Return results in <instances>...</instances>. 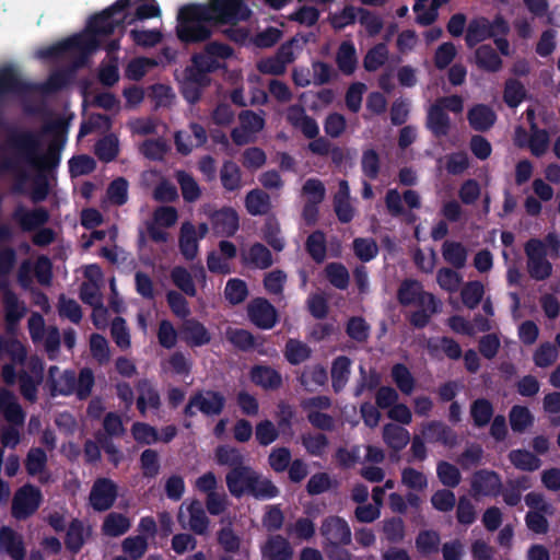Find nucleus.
<instances>
[{
  "instance_id": "c03bdc74",
  "label": "nucleus",
  "mask_w": 560,
  "mask_h": 560,
  "mask_svg": "<svg viewBox=\"0 0 560 560\" xmlns=\"http://www.w3.org/2000/svg\"><path fill=\"white\" fill-rule=\"evenodd\" d=\"M401 483L413 492H422L428 488L425 475L411 467L401 471Z\"/></svg>"
},
{
  "instance_id": "c756f323",
  "label": "nucleus",
  "mask_w": 560,
  "mask_h": 560,
  "mask_svg": "<svg viewBox=\"0 0 560 560\" xmlns=\"http://www.w3.org/2000/svg\"><path fill=\"white\" fill-rule=\"evenodd\" d=\"M421 434L424 439L452 445L456 442L454 433L440 422H428L421 425Z\"/></svg>"
},
{
  "instance_id": "f3484780",
  "label": "nucleus",
  "mask_w": 560,
  "mask_h": 560,
  "mask_svg": "<svg viewBox=\"0 0 560 560\" xmlns=\"http://www.w3.org/2000/svg\"><path fill=\"white\" fill-rule=\"evenodd\" d=\"M85 280L81 287V299L88 304L98 303L102 299L100 289L103 284V275L98 266L89 265L83 269Z\"/></svg>"
},
{
  "instance_id": "7c9ffc66",
  "label": "nucleus",
  "mask_w": 560,
  "mask_h": 560,
  "mask_svg": "<svg viewBox=\"0 0 560 560\" xmlns=\"http://www.w3.org/2000/svg\"><path fill=\"white\" fill-rule=\"evenodd\" d=\"M242 259L245 264L256 268L265 269L272 264L270 252L261 244H254L242 252Z\"/></svg>"
},
{
  "instance_id": "ddd939ff",
  "label": "nucleus",
  "mask_w": 560,
  "mask_h": 560,
  "mask_svg": "<svg viewBox=\"0 0 560 560\" xmlns=\"http://www.w3.org/2000/svg\"><path fill=\"white\" fill-rule=\"evenodd\" d=\"M265 120L261 116L246 110L240 115V125L232 131L233 141L243 145L255 140L256 135L262 130Z\"/></svg>"
},
{
  "instance_id": "b1692460",
  "label": "nucleus",
  "mask_w": 560,
  "mask_h": 560,
  "mask_svg": "<svg viewBox=\"0 0 560 560\" xmlns=\"http://www.w3.org/2000/svg\"><path fill=\"white\" fill-rule=\"evenodd\" d=\"M0 549L13 560H24L25 548L20 535L9 526L0 528Z\"/></svg>"
},
{
  "instance_id": "603ef678",
  "label": "nucleus",
  "mask_w": 560,
  "mask_h": 560,
  "mask_svg": "<svg viewBox=\"0 0 560 560\" xmlns=\"http://www.w3.org/2000/svg\"><path fill=\"white\" fill-rule=\"evenodd\" d=\"M485 293L483 284L479 281H471L464 285L462 290L463 303L469 307L475 308L481 301Z\"/></svg>"
},
{
  "instance_id": "1a4fd4ad",
  "label": "nucleus",
  "mask_w": 560,
  "mask_h": 560,
  "mask_svg": "<svg viewBox=\"0 0 560 560\" xmlns=\"http://www.w3.org/2000/svg\"><path fill=\"white\" fill-rule=\"evenodd\" d=\"M192 67L182 74V90L187 101L195 102L199 97L200 89L207 84L205 73L220 67L219 60L207 56V48L194 57Z\"/></svg>"
},
{
  "instance_id": "c9c22d12",
  "label": "nucleus",
  "mask_w": 560,
  "mask_h": 560,
  "mask_svg": "<svg viewBox=\"0 0 560 560\" xmlns=\"http://www.w3.org/2000/svg\"><path fill=\"white\" fill-rule=\"evenodd\" d=\"M337 65L345 74H351L358 63L355 47L351 42H343L337 52Z\"/></svg>"
},
{
  "instance_id": "473e14b6",
  "label": "nucleus",
  "mask_w": 560,
  "mask_h": 560,
  "mask_svg": "<svg viewBox=\"0 0 560 560\" xmlns=\"http://www.w3.org/2000/svg\"><path fill=\"white\" fill-rule=\"evenodd\" d=\"M131 521L124 514L109 513L102 525V532L109 537H118L129 530Z\"/></svg>"
},
{
  "instance_id": "774afa93",
  "label": "nucleus",
  "mask_w": 560,
  "mask_h": 560,
  "mask_svg": "<svg viewBox=\"0 0 560 560\" xmlns=\"http://www.w3.org/2000/svg\"><path fill=\"white\" fill-rule=\"evenodd\" d=\"M525 89L524 86L516 80H509L505 84L504 89V102L510 107L518 106L522 101L525 98Z\"/></svg>"
},
{
  "instance_id": "3c124183",
  "label": "nucleus",
  "mask_w": 560,
  "mask_h": 560,
  "mask_svg": "<svg viewBox=\"0 0 560 560\" xmlns=\"http://www.w3.org/2000/svg\"><path fill=\"white\" fill-rule=\"evenodd\" d=\"M119 150L117 137L109 135L100 140L95 147V153L103 161H112L116 158Z\"/></svg>"
},
{
  "instance_id": "052dcab7",
  "label": "nucleus",
  "mask_w": 560,
  "mask_h": 560,
  "mask_svg": "<svg viewBox=\"0 0 560 560\" xmlns=\"http://www.w3.org/2000/svg\"><path fill=\"white\" fill-rule=\"evenodd\" d=\"M470 413L475 424L478 427H483L490 421L493 409L489 401L485 399H478L472 404Z\"/></svg>"
},
{
  "instance_id": "58836bf2",
  "label": "nucleus",
  "mask_w": 560,
  "mask_h": 560,
  "mask_svg": "<svg viewBox=\"0 0 560 560\" xmlns=\"http://www.w3.org/2000/svg\"><path fill=\"white\" fill-rule=\"evenodd\" d=\"M428 126L438 136H444L450 129V118L441 105L434 103L428 112Z\"/></svg>"
},
{
  "instance_id": "2eb2a0df",
  "label": "nucleus",
  "mask_w": 560,
  "mask_h": 560,
  "mask_svg": "<svg viewBox=\"0 0 560 560\" xmlns=\"http://www.w3.org/2000/svg\"><path fill=\"white\" fill-rule=\"evenodd\" d=\"M212 231L218 236H232L240 228L237 212L229 207L207 212Z\"/></svg>"
},
{
  "instance_id": "5701e85b",
  "label": "nucleus",
  "mask_w": 560,
  "mask_h": 560,
  "mask_svg": "<svg viewBox=\"0 0 560 560\" xmlns=\"http://www.w3.org/2000/svg\"><path fill=\"white\" fill-rule=\"evenodd\" d=\"M0 411L4 419L13 424L21 425L24 422L25 415L13 392L7 388H0Z\"/></svg>"
},
{
  "instance_id": "338daca9",
  "label": "nucleus",
  "mask_w": 560,
  "mask_h": 560,
  "mask_svg": "<svg viewBox=\"0 0 560 560\" xmlns=\"http://www.w3.org/2000/svg\"><path fill=\"white\" fill-rule=\"evenodd\" d=\"M222 185L229 189L234 190L241 186V172L236 164L232 162L224 163L221 170Z\"/></svg>"
},
{
  "instance_id": "dca6fc26",
  "label": "nucleus",
  "mask_w": 560,
  "mask_h": 560,
  "mask_svg": "<svg viewBox=\"0 0 560 560\" xmlns=\"http://www.w3.org/2000/svg\"><path fill=\"white\" fill-rule=\"evenodd\" d=\"M209 232V226L206 223L199 224L196 228L190 222H184L180 228L179 247L182 254L187 259H192L198 253V241L203 238Z\"/></svg>"
},
{
  "instance_id": "c85d7f7f",
  "label": "nucleus",
  "mask_w": 560,
  "mask_h": 560,
  "mask_svg": "<svg viewBox=\"0 0 560 560\" xmlns=\"http://www.w3.org/2000/svg\"><path fill=\"white\" fill-rule=\"evenodd\" d=\"M471 486L476 494L491 495L498 493L501 482L494 472L485 470L475 474Z\"/></svg>"
},
{
  "instance_id": "e2e57ef3",
  "label": "nucleus",
  "mask_w": 560,
  "mask_h": 560,
  "mask_svg": "<svg viewBox=\"0 0 560 560\" xmlns=\"http://www.w3.org/2000/svg\"><path fill=\"white\" fill-rule=\"evenodd\" d=\"M392 375L394 382L404 394L409 395L412 393L415 381L407 368L397 364L393 368Z\"/></svg>"
},
{
  "instance_id": "09e8293b",
  "label": "nucleus",
  "mask_w": 560,
  "mask_h": 560,
  "mask_svg": "<svg viewBox=\"0 0 560 560\" xmlns=\"http://www.w3.org/2000/svg\"><path fill=\"white\" fill-rule=\"evenodd\" d=\"M173 283L185 294L196 295V288L188 270L183 267H175L171 272Z\"/></svg>"
},
{
  "instance_id": "f8f14e48",
  "label": "nucleus",
  "mask_w": 560,
  "mask_h": 560,
  "mask_svg": "<svg viewBox=\"0 0 560 560\" xmlns=\"http://www.w3.org/2000/svg\"><path fill=\"white\" fill-rule=\"evenodd\" d=\"M225 405V398L222 394L212 390L201 392L190 398L185 408L187 416L195 413L194 409H198L205 415L214 416L219 415Z\"/></svg>"
},
{
  "instance_id": "bf43d9fd",
  "label": "nucleus",
  "mask_w": 560,
  "mask_h": 560,
  "mask_svg": "<svg viewBox=\"0 0 560 560\" xmlns=\"http://www.w3.org/2000/svg\"><path fill=\"white\" fill-rule=\"evenodd\" d=\"M444 259L455 267H463L467 259L466 249L458 243H445L443 246Z\"/></svg>"
},
{
  "instance_id": "680f3d73",
  "label": "nucleus",
  "mask_w": 560,
  "mask_h": 560,
  "mask_svg": "<svg viewBox=\"0 0 560 560\" xmlns=\"http://www.w3.org/2000/svg\"><path fill=\"white\" fill-rule=\"evenodd\" d=\"M413 10L420 24L428 25L436 18V5L432 0H417Z\"/></svg>"
},
{
  "instance_id": "5fc2aeb1",
  "label": "nucleus",
  "mask_w": 560,
  "mask_h": 560,
  "mask_svg": "<svg viewBox=\"0 0 560 560\" xmlns=\"http://www.w3.org/2000/svg\"><path fill=\"white\" fill-rule=\"evenodd\" d=\"M388 58L386 45L378 44L370 49L364 58V68L368 71H375L385 63Z\"/></svg>"
},
{
  "instance_id": "6e6d98bb",
  "label": "nucleus",
  "mask_w": 560,
  "mask_h": 560,
  "mask_svg": "<svg viewBox=\"0 0 560 560\" xmlns=\"http://www.w3.org/2000/svg\"><path fill=\"white\" fill-rule=\"evenodd\" d=\"M156 66V61L150 58H137L131 60L126 69L127 78L139 80Z\"/></svg>"
},
{
  "instance_id": "8fccbe9b",
  "label": "nucleus",
  "mask_w": 560,
  "mask_h": 560,
  "mask_svg": "<svg viewBox=\"0 0 560 560\" xmlns=\"http://www.w3.org/2000/svg\"><path fill=\"white\" fill-rule=\"evenodd\" d=\"M311 354L310 348L298 340H289L285 346L284 355L292 364H300L304 362Z\"/></svg>"
},
{
  "instance_id": "cd10ccee",
  "label": "nucleus",
  "mask_w": 560,
  "mask_h": 560,
  "mask_svg": "<svg viewBox=\"0 0 560 560\" xmlns=\"http://www.w3.org/2000/svg\"><path fill=\"white\" fill-rule=\"evenodd\" d=\"M258 82V77L253 75L248 79L247 85L249 90V95H244V88L241 90H235L232 93V101L241 106L260 104L266 101V93L261 88H257L256 83Z\"/></svg>"
},
{
  "instance_id": "bb28decb",
  "label": "nucleus",
  "mask_w": 560,
  "mask_h": 560,
  "mask_svg": "<svg viewBox=\"0 0 560 560\" xmlns=\"http://www.w3.org/2000/svg\"><path fill=\"white\" fill-rule=\"evenodd\" d=\"M183 339L194 347L203 346L210 342L211 335L207 328L199 322L186 320L182 328Z\"/></svg>"
},
{
  "instance_id": "aec40b11",
  "label": "nucleus",
  "mask_w": 560,
  "mask_h": 560,
  "mask_svg": "<svg viewBox=\"0 0 560 560\" xmlns=\"http://www.w3.org/2000/svg\"><path fill=\"white\" fill-rule=\"evenodd\" d=\"M35 511V485L19 489L12 500L11 512L16 520H24Z\"/></svg>"
},
{
  "instance_id": "4468645a",
  "label": "nucleus",
  "mask_w": 560,
  "mask_h": 560,
  "mask_svg": "<svg viewBox=\"0 0 560 560\" xmlns=\"http://www.w3.org/2000/svg\"><path fill=\"white\" fill-rule=\"evenodd\" d=\"M178 522L184 528H190L197 534L206 533L208 528V518L198 501L183 503L178 511Z\"/></svg>"
},
{
  "instance_id": "72a5a7b5",
  "label": "nucleus",
  "mask_w": 560,
  "mask_h": 560,
  "mask_svg": "<svg viewBox=\"0 0 560 560\" xmlns=\"http://www.w3.org/2000/svg\"><path fill=\"white\" fill-rule=\"evenodd\" d=\"M335 211L338 219L342 222H349L354 214V210L349 201V186L345 180L339 183V189L335 196Z\"/></svg>"
},
{
  "instance_id": "4c0bfd02",
  "label": "nucleus",
  "mask_w": 560,
  "mask_h": 560,
  "mask_svg": "<svg viewBox=\"0 0 560 560\" xmlns=\"http://www.w3.org/2000/svg\"><path fill=\"white\" fill-rule=\"evenodd\" d=\"M252 381L264 388H277L281 385L280 374L268 366H255L250 373Z\"/></svg>"
},
{
  "instance_id": "864d4df0",
  "label": "nucleus",
  "mask_w": 560,
  "mask_h": 560,
  "mask_svg": "<svg viewBox=\"0 0 560 560\" xmlns=\"http://www.w3.org/2000/svg\"><path fill=\"white\" fill-rule=\"evenodd\" d=\"M302 196L305 203L318 205L325 197V187L320 180L311 178L305 182Z\"/></svg>"
},
{
  "instance_id": "f257e3e1",
  "label": "nucleus",
  "mask_w": 560,
  "mask_h": 560,
  "mask_svg": "<svg viewBox=\"0 0 560 560\" xmlns=\"http://www.w3.org/2000/svg\"><path fill=\"white\" fill-rule=\"evenodd\" d=\"M159 14L160 9L154 0H117L110 8L94 16L83 33L52 45L40 55L65 56L73 60L77 67L82 66L86 57L105 43V37L116 27Z\"/></svg>"
},
{
  "instance_id": "2f4dec72",
  "label": "nucleus",
  "mask_w": 560,
  "mask_h": 560,
  "mask_svg": "<svg viewBox=\"0 0 560 560\" xmlns=\"http://www.w3.org/2000/svg\"><path fill=\"white\" fill-rule=\"evenodd\" d=\"M383 440L388 447L399 451L409 443L410 435L406 429L394 423H387L383 428Z\"/></svg>"
},
{
  "instance_id": "f704fd0d",
  "label": "nucleus",
  "mask_w": 560,
  "mask_h": 560,
  "mask_svg": "<svg viewBox=\"0 0 560 560\" xmlns=\"http://www.w3.org/2000/svg\"><path fill=\"white\" fill-rule=\"evenodd\" d=\"M468 120L474 129L485 130L494 124L495 114L486 105H476L468 112Z\"/></svg>"
},
{
  "instance_id": "7ed1b4c3",
  "label": "nucleus",
  "mask_w": 560,
  "mask_h": 560,
  "mask_svg": "<svg viewBox=\"0 0 560 560\" xmlns=\"http://www.w3.org/2000/svg\"><path fill=\"white\" fill-rule=\"evenodd\" d=\"M66 140V128L61 120L46 122L37 132V200L44 198L56 184V168Z\"/></svg>"
},
{
  "instance_id": "ea45409f",
  "label": "nucleus",
  "mask_w": 560,
  "mask_h": 560,
  "mask_svg": "<svg viewBox=\"0 0 560 560\" xmlns=\"http://www.w3.org/2000/svg\"><path fill=\"white\" fill-rule=\"evenodd\" d=\"M475 60L479 68L490 72L498 71L502 66L500 57L489 45H482L476 50Z\"/></svg>"
},
{
  "instance_id": "423d86ee",
  "label": "nucleus",
  "mask_w": 560,
  "mask_h": 560,
  "mask_svg": "<svg viewBox=\"0 0 560 560\" xmlns=\"http://www.w3.org/2000/svg\"><path fill=\"white\" fill-rule=\"evenodd\" d=\"M527 255V266L530 276L535 279L542 280L550 276L551 264L546 256L556 258L560 254V238L556 234H548L545 242L539 240H530L525 245Z\"/></svg>"
},
{
  "instance_id": "20e7f679",
  "label": "nucleus",
  "mask_w": 560,
  "mask_h": 560,
  "mask_svg": "<svg viewBox=\"0 0 560 560\" xmlns=\"http://www.w3.org/2000/svg\"><path fill=\"white\" fill-rule=\"evenodd\" d=\"M0 175L16 172L22 163L35 165V131L12 129L0 145Z\"/></svg>"
},
{
  "instance_id": "6ab92c4d",
  "label": "nucleus",
  "mask_w": 560,
  "mask_h": 560,
  "mask_svg": "<svg viewBox=\"0 0 560 560\" xmlns=\"http://www.w3.org/2000/svg\"><path fill=\"white\" fill-rule=\"evenodd\" d=\"M117 497L115 483L108 479L97 480L90 493L91 505L97 511L109 509Z\"/></svg>"
},
{
  "instance_id": "a211bd4d",
  "label": "nucleus",
  "mask_w": 560,
  "mask_h": 560,
  "mask_svg": "<svg viewBox=\"0 0 560 560\" xmlns=\"http://www.w3.org/2000/svg\"><path fill=\"white\" fill-rule=\"evenodd\" d=\"M248 316L258 327L270 329L277 323V312L275 307L265 299H255L248 306Z\"/></svg>"
},
{
  "instance_id": "a19ab883",
  "label": "nucleus",
  "mask_w": 560,
  "mask_h": 560,
  "mask_svg": "<svg viewBox=\"0 0 560 560\" xmlns=\"http://www.w3.org/2000/svg\"><path fill=\"white\" fill-rule=\"evenodd\" d=\"M137 405L140 412L143 415L149 410L158 409L160 406V397L158 393L147 382L139 384V397Z\"/></svg>"
},
{
  "instance_id": "13d9d810",
  "label": "nucleus",
  "mask_w": 560,
  "mask_h": 560,
  "mask_svg": "<svg viewBox=\"0 0 560 560\" xmlns=\"http://www.w3.org/2000/svg\"><path fill=\"white\" fill-rule=\"evenodd\" d=\"M510 459L515 467L522 470H535L539 468L540 460L528 451H513Z\"/></svg>"
},
{
  "instance_id": "a18cd8bd",
  "label": "nucleus",
  "mask_w": 560,
  "mask_h": 560,
  "mask_svg": "<svg viewBox=\"0 0 560 560\" xmlns=\"http://www.w3.org/2000/svg\"><path fill=\"white\" fill-rule=\"evenodd\" d=\"M327 381V373L324 368L314 365L305 369L301 376L302 385L308 389L314 390L323 386Z\"/></svg>"
},
{
  "instance_id": "e433bc0d",
  "label": "nucleus",
  "mask_w": 560,
  "mask_h": 560,
  "mask_svg": "<svg viewBox=\"0 0 560 560\" xmlns=\"http://www.w3.org/2000/svg\"><path fill=\"white\" fill-rule=\"evenodd\" d=\"M3 304L7 328L11 330L24 316L25 307L20 305L19 299L14 292L7 293Z\"/></svg>"
},
{
  "instance_id": "4be33fe9",
  "label": "nucleus",
  "mask_w": 560,
  "mask_h": 560,
  "mask_svg": "<svg viewBox=\"0 0 560 560\" xmlns=\"http://www.w3.org/2000/svg\"><path fill=\"white\" fill-rule=\"evenodd\" d=\"M322 534L331 545H345L351 539L348 524L340 517L331 516L325 520Z\"/></svg>"
},
{
  "instance_id": "9b49d317",
  "label": "nucleus",
  "mask_w": 560,
  "mask_h": 560,
  "mask_svg": "<svg viewBox=\"0 0 560 560\" xmlns=\"http://www.w3.org/2000/svg\"><path fill=\"white\" fill-rule=\"evenodd\" d=\"M525 502L530 509L526 516V523L530 530L541 534L548 528L545 515L552 514V508L544 498L535 492H530L525 497Z\"/></svg>"
},
{
  "instance_id": "4d7b16f0",
  "label": "nucleus",
  "mask_w": 560,
  "mask_h": 560,
  "mask_svg": "<svg viewBox=\"0 0 560 560\" xmlns=\"http://www.w3.org/2000/svg\"><path fill=\"white\" fill-rule=\"evenodd\" d=\"M215 459L217 463L220 465H228V466H243L244 457L242 453L236 450L235 447L231 446H219L215 450Z\"/></svg>"
},
{
  "instance_id": "393cba45",
  "label": "nucleus",
  "mask_w": 560,
  "mask_h": 560,
  "mask_svg": "<svg viewBox=\"0 0 560 560\" xmlns=\"http://www.w3.org/2000/svg\"><path fill=\"white\" fill-rule=\"evenodd\" d=\"M190 130L192 138L190 133L183 131L175 136L176 148L183 154H188L194 148L200 147L207 141L206 130L201 126L192 124Z\"/></svg>"
},
{
  "instance_id": "0eeeda50",
  "label": "nucleus",
  "mask_w": 560,
  "mask_h": 560,
  "mask_svg": "<svg viewBox=\"0 0 560 560\" xmlns=\"http://www.w3.org/2000/svg\"><path fill=\"white\" fill-rule=\"evenodd\" d=\"M401 304L415 305L419 310L412 313L411 323L417 327H423L430 317L439 311V303L431 293L424 292L417 281H405L398 292Z\"/></svg>"
},
{
  "instance_id": "49530a36",
  "label": "nucleus",
  "mask_w": 560,
  "mask_h": 560,
  "mask_svg": "<svg viewBox=\"0 0 560 560\" xmlns=\"http://www.w3.org/2000/svg\"><path fill=\"white\" fill-rule=\"evenodd\" d=\"M130 37L136 45L148 48L158 45L162 39V34L158 30L135 27L130 31Z\"/></svg>"
},
{
  "instance_id": "f03ea898",
  "label": "nucleus",
  "mask_w": 560,
  "mask_h": 560,
  "mask_svg": "<svg viewBox=\"0 0 560 560\" xmlns=\"http://www.w3.org/2000/svg\"><path fill=\"white\" fill-rule=\"evenodd\" d=\"M250 10L243 0H211L210 5H187L178 13L177 34L183 42H199L210 35L212 24H236L247 20Z\"/></svg>"
},
{
  "instance_id": "69168bd1",
  "label": "nucleus",
  "mask_w": 560,
  "mask_h": 560,
  "mask_svg": "<svg viewBox=\"0 0 560 560\" xmlns=\"http://www.w3.org/2000/svg\"><path fill=\"white\" fill-rule=\"evenodd\" d=\"M436 474L440 481L447 487H455L460 481V472L457 467L446 462L438 464Z\"/></svg>"
},
{
  "instance_id": "de8ad7c7",
  "label": "nucleus",
  "mask_w": 560,
  "mask_h": 560,
  "mask_svg": "<svg viewBox=\"0 0 560 560\" xmlns=\"http://www.w3.org/2000/svg\"><path fill=\"white\" fill-rule=\"evenodd\" d=\"M247 294L248 290L245 281L233 278L226 282L224 295L230 303L240 304L246 299Z\"/></svg>"
},
{
  "instance_id": "6e6552de",
  "label": "nucleus",
  "mask_w": 560,
  "mask_h": 560,
  "mask_svg": "<svg viewBox=\"0 0 560 560\" xmlns=\"http://www.w3.org/2000/svg\"><path fill=\"white\" fill-rule=\"evenodd\" d=\"M508 32L509 24L502 18L498 16L492 21L486 18H476L468 24L466 42L469 47H472L489 37H493L501 54L508 56L510 55V45L504 38Z\"/></svg>"
},
{
  "instance_id": "0e129e2a",
  "label": "nucleus",
  "mask_w": 560,
  "mask_h": 560,
  "mask_svg": "<svg viewBox=\"0 0 560 560\" xmlns=\"http://www.w3.org/2000/svg\"><path fill=\"white\" fill-rule=\"evenodd\" d=\"M510 422L514 431L521 432L533 423V416L527 408L514 406L510 412Z\"/></svg>"
},
{
  "instance_id": "a878e982",
  "label": "nucleus",
  "mask_w": 560,
  "mask_h": 560,
  "mask_svg": "<svg viewBox=\"0 0 560 560\" xmlns=\"http://www.w3.org/2000/svg\"><path fill=\"white\" fill-rule=\"evenodd\" d=\"M261 553L264 560H291L293 551L287 539L273 536L261 547Z\"/></svg>"
},
{
  "instance_id": "79ce46f5",
  "label": "nucleus",
  "mask_w": 560,
  "mask_h": 560,
  "mask_svg": "<svg viewBox=\"0 0 560 560\" xmlns=\"http://www.w3.org/2000/svg\"><path fill=\"white\" fill-rule=\"evenodd\" d=\"M351 362L346 357H339L334 361L331 368L332 387L336 392L341 390L347 384L350 375Z\"/></svg>"
},
{
  "instance_id": "412c9836",
  "label": "nucleus",
  "mask_w": 560,
  "mask_h": 560,
  "mask_svg": "<svg viewBox=\"0 0 560 560\" xmlns=\"http://www.w3.org/2000/svg\"><path fill=\"white\" fill-rule=\"evenodd\" d=\"M178 219L177 211L172 207H161L155 210L153 222L149 226L151 237L156 242H165L167 233L161 231L160 228L173 226Z\"/></svg>"
},
{
  "instance_id": "37998d69",
  "label": "nucleus",
  "mask_w": 560,
  "mask_h": 560,
  "mask_svg": "<svg viewBox=\"0 0 560 560\" xmlns=\"http://www.w3.org/2000/svg\"><path fill=\"white\" fill-rule=\"evenodd\" d=\"M245 206L253 215L266 213L269 209V197L264 191L254 189L247 194Z\"/></svg>"
},
{
  "instance_id": "39448f33",
  "label": "nucleus",
  "mask_w": 560,
  "mask_h": 560,
  "mask_svg": "<svg viewBox=\"0 0 560 560\" xmlns=\"http://www.w3.org/2000/svg\"><path fill=\"white\" fill-rule=\"evenodd\" d=\"M230 493L236 498L252 494L258 499H271L278 495L277 487L249 466L234 467L225 477Z\"/></svg>"
},
{
  "instance_id": "9d476101",
  "label": "nucleus",
  "mask_w": 560,
  "mask_h": 560,
  "mask_svg": "<svg viewBox=\"0 0 560 560\" xmlns=\"http://www.w3.org/2000/svg\"><path fill=\"white\" fill-rule=\"evenodd\" d=\"M35 92V82L22 80L20 73L12 66L0 68V98L9 96L25 97Z\"/></svg>"
}]
</instances>
